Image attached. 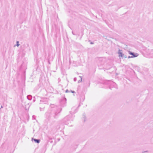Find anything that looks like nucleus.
<instances>
[{
    "mask_svg": "<svg viewBox=\"0 0 153 153\" xmlns=\"http://www.w3.org/2000/svg\"><path fill=\"white\" fill-rule=\"evenodd\" d=\"M19 42H17V46L18 47L19 46Z\"/></svg>",
    "mask_w": 153,
    "mask_h": 153,
    "instance_id": "4",
    "label": "nucleus"
},
{
    "mask_svg": "<svg viewBox=\"0 0 153 153\" xmlns=\"http://www.w3.org/2000/svg\"><path fill=\"white\" fill-rule=\"evenodd\" d=\"M34 141L35 142H36V143H39V141H40V140H36V139H34Z\"/></svg>",
    "mask_w": 153,
    "mask_h": 153,
    "instance_id": "3",
    "label": "nucleus"
},
{
    "mask_svg": "<svg viewBox=\"0 0 153 153\" xmlns=\"http://www.w3.org/2000/svg\"><path fill=\"white\" fill-rule=\"evenodd\" d=\"M118 54H119V57H122L123 56V54L120 51H119V53H118Z\"/></svg>",
    "mask_w": 153,
    "mask_h": 153,
    "instance_id": "2",
    "label": "nucleus"
},
{
    "mask_svg": "<svg viewBox=\"0 0 153 153\" xmlns=\"http://www.w3.org/2000/svg\"><path fill=\"white\" fill-rule=\"evenodd\" d=\"M129 54L130 55H133V56H131V57H136L138 56V54L137 53H136L135 54H134L133 53L131 52H130Z\"/></svg>",
    "mask_w": 153,
    "mask_h": 153,
    "instance_id": "1",
    "label": "nucleus"
}]
</instances>
